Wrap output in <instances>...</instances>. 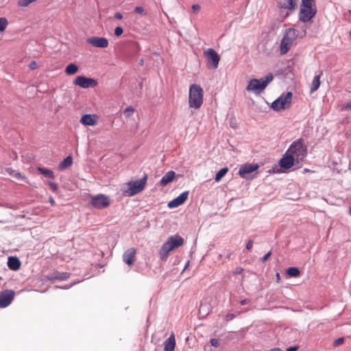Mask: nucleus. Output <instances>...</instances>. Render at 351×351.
Returning <instances> with one entry per match:
<instances>
[{"label":"nucleus","mask_w":351,"mask_h":351,"mask_svg":"<svg viewBox=\"0 0 351 351\" xmlns=\"http://www.w3.org/2000/svg\"><path fill=\"white\" fill-rule=\"evenodd\" d=\"M98 117L95 114H86L82 117L80 122L84 125H95L97 123Z\"/></svg>","instance_id":"nucleus-18"},{"label":"nucleus","mask_w":351,"mask_h":351,"mask_svg":"<svg viewBox=\"0 0 351 351\" xmlns=\"http://www.w3.org/2000/svg\"><path fill=\"white\" fill-rule=\"evenodd\" d=\"M147 180V174L139 180L130 181L127 183L128 189L124 191L126 196H133L141 192L145 187Z\"/></svg>","instance_id":"nucleus-6"},{"label":"nucleus","mask_w":351,"mask_h":351,"mask_svg":"<svg viewBox=\"0 0 351 351\" xmlns=\"http://www.w3.org/2000/svg\"><path fill=\"white\" fill-rule=\"evenodd\" d=\"M342 108L346 110H351V100L345 104Z\"/></svg>","instance_id":"nucleus-43"},{"label":"nucleus","mask_w":351,"mask_h":351,"mask_svg":"<svg viewBox=\"0 0 351 351\" xmlns=\"http://www.w3.org/2000/svg\"><path fill=\"white\" fill-rule=\"evenodd\" d=\"M271 351H282V350H281L280 348H274V349H271Z\"/></svg>","instance_id":"nucleus-56"},{"label":"nucleus","mask_w":351,"mask_h":351,"mask_svg":"<svg viewBox=\"0 0 351 351\" xmlns=\"http://www.w3.org/2000/svg\"><path fill=\"white\" fill-rule=\"evenodd\" d=\"M188 265H189V262L187 263L186 265H185V268L188 266Z\"/></svg>","instance_id":"nucleus-58"},{"label":"nucleus","mask_w":351,"mask_h":351,"mask_svg":"<svg viewBox=\"0 0 351 351\" xmlns=\"http://www.w3.org/2000/svg\"><path fill=\"white\" fill-rule=\"evenodd\" d=\"M228 167H224V168H222L216 174L215 176V181L216 182H219L221 178L228 173Z\"/></svg>","instance_id":"nucleus-29"},{"label":"nucleus","mask_w":351,"mask_h":351,"mask_svg":"<svg viewBox=\"0 0 351 351\" xmlns=\"http://www.w3.org/2000/svg\"><path fill=\"white\" fill-rule=\"evenodd\" d=\"M8 24V20L4 17L0 18V32H3Z\"/></svg>","instance_id":"nucleus-32"},{"label":"nucleus","mask_w":351,"mask_h":351,"mask_svg":"<svg viewBox=\"0 0 351 351\" xmlns=\"http://www.w3.org/2000/svg\"><path fill=\"white\" fill-rule=\"evenodd\" d=\"M271 254H272V253H271V251H269V252H267V254H265V255L262 258V259H261L262 262H263V263L266 262V261L268 260V258L271 256Z\"/></svg>","instance_id":"nucleus-42"},{"label":"nucleus","mask_w":351,"mask_h":351,"mask_svg":"<svg viewBox=\"0 0 351 351\" xmlns=\"http://www.w3.org/2000/svg\"><path fill=\"white\" fill-rule=\"evenodd\" d=\"M90 204L97 209H103L110 206V201L107 195L98 194L92 197Z\"/></svg>","instance_id":"nucleus-9"},{"label":"nucleus","mask_w":351,"mask_h":351,"mask_svg":"<svg viewBox=\"0 0 351 351\" xmlns=\"http://www.w3.org/2000/svg\"><path fill=\"white\" fill-rule=\"evenodd\" d=\"M287 152L291 156H293L297 162L302 160L306 156V149L303 145V140L299 138L293 141Z\"/></svg>","instance_id":"nucleus-5"},{"label":"nucleus","mask_w":351,"mask_h":351,"mask_svg":"<svg viewBox=\"0 0 351 351\" xmlns=\"http://www.w3.org/2000/svg\"><path fill=\"white\" fill-rule=\"evenodd\" d=\"M207 60V66L209 69H216L219 66L220 57L218 53L212 48L208 49L204 52Z\"/></svg>","instance_id":"nucleus-8"},{"label":"nucleus","mask_w":351,"mask_h":351,"mask_svg":"<svg viewBox=\"0 0 351 351\" xmlns=\"http://www.w3.org/2000/svg\"><path fill=\"white\" fill-rule=\"evenodd\" d=\"M49 202L51 204V206H54L56 204V202H55L54 199L52 197L49 198Z\"/></svg>","instance_id":"nucleus-51"},{"label":"nucleus","mask_w":351,"mask_h":351,"mask_svg":"<svg viewBox=\"0 0 351 351\" xmlns=\"http://www.w3.org/2000/svg\"><path fill=\"white\" fill-rule=\"evenodd\" d=\"M78 66L75 63H71L65 69V73L67 75H74L78 71Z\"/></svg>","instance_id":"nucleus-25"},{"label":"nucleus","mask_w":351,"mask_h":351,"mask_svg":"<svg viewBox=\"0 0 351 351\" xmlns=\"http://www.w3.org/2000/svg\"><path fill=\"white\" fill-rule=\"evenodd\" d=\"M243 269L241 268V267H238L237 268L236 271H235V273L236 274H241V272L243 271Z\"/></svg>","instance_id":"nucleus-50"},{"label":"nucleus","mask_w":351,"mask_h":351,"mask_svg":"<svg viewBox=\"0 0 351 351\" xmlns=\"http://www.w3.org/2000/svg\"><path fill=\"white\" fill-rule=\"evenodd\" d=\"M346 14L349 15L350 18L348 19V21L351 22V10H348Z\"/></svg>","instance_id":"nucleus-52"},{"label":"nucleus","mask_w":351,"mask_h":351,"mask_svg":"<svg viewBox=\"0 0 351 351\" xmlns=\"http://www.w3.org/2000/svg\"><path fill=\"white\" fill-rule=\"evenodd\" d=\"M292 93L287 92L286 94L281 95L277 99L271 104V108L276 111H280L289 108L292 100Z\"/></svg>","instance_id":"nucleus-7"},{"label":"nucleus","mask_w":351,"mask_h":351,"mask_svg":"<svg viewBox=\"0 0 351 351\" xmlns=\"http://www.w3.org/2000/svg\"><path fill=\"white\" fill-rule=\"evenodd\" d=\"M250 303V300H247V299H245V300H241L240 301V304L241 305H245V304H247Z\"/></svg>","instance_id":"nucleus-47"},{"label":"nucleus","mask_w":351,"mask_h":351,"mask_svg":"<svg viewBox=\"0 0 351 351\" xmlns=\"http://www.w3.org/2000/svg\"><path fill=\"white\" fill-rule=\"evenodd\" d=\"M48 184L49 185L51 189L55 192L57 193L58 191V185L56 182L49 181Z\"/></svg>","instance_id":"nucleus-35"},{"label":"nucleus","mask_w":351,"mask_h":351,"mask_svg":"<svg viewBox=\"0 0 351 351\" xmlns=\"http://www.w3.org/2000/svg\"><path fill=\"white\" fill-rule=\"evenodd\" d=\"M258 165L257 163H246L242 165L239 170V175L246 180L251 179L253 177H251L250 173L256 171L258 169Z\"/></svg>","instance_id":"nucleus-10"},{"label":"nucleus","mask_w":351,"mask_h":351,"mask_svg":"<svg viewBox=\"0 0 351 351\" xmlns=\"http://www.w3.org/2000/svg\"><path fill=\"white\" fill-rule=\"evenodd\" d=\"M322 74V72L320 73V74L319 75H317L314 77L312 82H311V89H310V93H313V92L316 91L319 86H320V77Z\"/></svg>","instance_id":"nucleus-23"},{"label":"nucleus","mask_w":351,"mask_h":351,"mask_svg":"<svg viewBox=\"0 0 351 351\" xmlns=\"http://www.w3.org/2000/svg\"><path fill=\"white\" fill-rule=\"evenodd\" d=\"M136 249L131 247L128 249L123 254V261L128 265L134 264L136 259Z\"/></svg>","instance_id":"nucleus-16"},{"label":"nucleus","mask_w":351,"mask_h":351,"mask_svg":"<svg viewBox=\"0 0 351 351\" xmlns=\"http://www.w3.org/2000/svg\"><path fill=\"white\" fill-rule=\"evenodd\" d=\"M88 44L99 48H106L108 46V40L104 37L93 36L86 40Z\"/></svg>","instance_id":"nucleus-14"},{"label":"nucleus","mask_w":351,"mask_h":351,"mask_svg":"<svg viewBox=\"0 0 351 351\" xmlns=\"http://www.w3.org/2000/svg\"><path fill=\"white\" fill-rule=\"evenodd\" d=\"M38 171L40 173L43 174L47 178H54L55 176L53 172L48 169L44 167H38Z\"/></svg>","instance_id":"nucleus-26"},{"label":"nucleus","mask_w":351,"mask_h":351,"mask_svg":"<svg viewBox=\"0 0 351 351\" xmlns=\"http://www.w3.org/2000/svg\"><path fill=\"white\" fill-rule=\"evenodd\" d=\"M15 292L11 289L0 291V308H5L12 302Z\"/></svg>","instance_id":"nucleus-13"},{"label":"nucleus","mask_w":351,"mask_h":351,"mask_svg":"<svg viewBox=\"0 0 351 351\" xmlns=\"http://www.w3.org/2000/svg\"><path fill=\"white\" fill-rule=\"evenodd\" d=\"M295 161L296 160L293 156H291L286 151L282 158L279 160L278 164L281 168L287 169L293 166Z\"/></svg>","instance_id":"nucleus-15"},{"label":"nucleus","mask_w":351,"mask_h":351,"mask_svg":"<svg viewBox=\"0 0 351 351\" xmlns=\"http://www.w3.org/2000/svg\"><path fill=\"white\" fill-rule=\"evenodd\" d=\"M133 112H134V108L132 106L127 107L123 111L124 114L127 117H130L133 114Z\"/></svg>","instance_id":"nucleus-34"},{"label":"nucleus","mask_w":351,"mask_h":351,"mask_svg":"<svg viewBox=\"0 0 351 351\" xmlns=\"http://www.w3.org/2000/svg\"><path fill=\"white\" fill-rule=\"evenodd\" d=\"M298 36V31L294 28H288L285 31L280 45L281 54H286L289 51Z\"/></svg>","instance_id":"nucleus-4"},{"label":"nucleus","mask_w":351,"mask_h":351,"mask_svg":"<svg viewBox=\"0 0 351 351\" xmlns=\"http://www.w3.org/2000/svg\"><path fill=\"white\" fill-rule=\"evenodd\" d=\"M123 32V28L121 27H117L114 29V34L117 36H121Z\"/></svg>","instance_id":"nucleus-40"},{"label":"nucleus","mask_w":351,"mask_h":351,"mask_svg":"<svg viewBox=\"0 0 351 351\" xmlns=\"http://www.w3.org/2000/svg\"><path fill=\"white\" fill-rule=\"evenodd\" d=\"M317 14V8H300L298 19L302 23L311 21Z\"/></svg>","instance_id":"nucleus-12"},{"label":"nucleus","mask_w":351,"mask_h":351,"mask_svg":"<svg viewBox=\"0 0 351 351\" xmlns=\"http://www.w3.org/2000/svg\"><path fill=\"white\" fill-rule=\"evenodd\" d=\"M231 255H232V253L229 252L227 254V255H226V258L230 259V258Z\"/></svg>","instance_id":"nucleus-55"},{"label":"nucleus","mask_w":351,"mask_h":351,"mask_svg":"<svg viewBox=\"0 0 351 351\" xmlns=\"http://www.w3.org/2000/svg\"><path fill=\"white\" fill-rule=\"evenodd\" d=\"M298 350V347L297 346H294V347H289L287 349V351H296Z\"/></svg>","instance_id":"nucleus-49"},{"label":"nucleus","mask_w":351,"mask_h":351,"mask_svg":"<svg viewBox=\"0 0 351 351\" xmlns=\"http://www.w3.org/2000/svg\"><path fill=\"white\" fill-rule=\"evenodd\" d=\"M252 246H253V241L252 240L248 241L246 244V249L250 250L252 248Z\"/></svg>","instance_id":"nucleus-45"},{"label":"nucleus","mask_w":351,"mask_h":351,"mask_svg":"<svg viewBox=\"0 0 351 351\" xmlns=\"http://www.w3.org/2000/svg\"><path fill=\"white\" fill-rule=\"evenodd\" d=\"M37 0H19L18 1V5L19 7H27L30 3L36 1Z\"/></svg>","instance_id":"nucleus-31"},{"label":"nucleus","mask_w":351,"mask_h":351,"mask_svg":"<svg viewBox=\"0 0 351 351\" xmlns=\"http://www.w3.org/2000/svg\"><path fill=\"white\" fill-rule=\"evenodd\" d=\"M189 191H184L181 194H180L177 197L170 201L168 203V207L170 208H176L182 204L187 199L189 196Z\"/></svg>","instance_id":"nucleus-17"},{"label":"nucleus","mask_w":351,"mask_h":351,"mask_svg":"<svg viewBox=\"0 0 351 351\" xmlns=\"http://www.w3.org/2000/svg\"><path fill=\"white\" fill-rule=\"evenodd\" d=\"M204 101L203 88L197 84H191L189 87V105L191 108L198 109Z\"/></svg>","instance_id":"nucleus-3"},{"label":"nucleus","mask_w":351,"mask_h":351,"mask_svg":"<svg viewBox=\"0 0 351 351\" xmlns=\"http://www.w3.org/2000/svg\"><path fill=\"white\" fill-rule=\"evenodd\" d=\"M201 9V7L198 4H194L192 5V10L194 13H197Z\"/></svg>","instance_id":"nucleus-41"},{"label":"nucleus","mask_w":351,"mask_h":351,"mask_svg":"<svg viewBox=\"0 0 351 351\" xmlns=\"http://www.w3.org/2000/svg\"><path fill=\"white\" fill-rule=\"evenodd\" d=\"M274 80L272 73H268L265 77H262L260 80L252 79L248 83L246 87V90L249 92H252L256 95H259L263 93L267 85L271 82Z\"/></svg>","instance_id":"nucleus-1"},{"label":"nucleus","mask_w":351,"mask_h":351,"mask_svg":"<svg viewBox=\"0 0 351 351\" xmlns=\"http://www.w3.org/2000/svg\"><path fill=\"white\" fill-rule=\"evenodd\" d=\"M139 64H140L141 65H143V59H141V60H140Z\"/></svg>","instance_id":"nucleus-57"},{"label":"nucleus","mask_w":351,"mask_h":351,"mask_svg":"<svg viewBox=\"0 0 351 351\" xmlns=\"http://www.w3.org/2000/svg\"><path fill=\"white\" fill-rule=\"evenodd\" d=\"M235 317H236L235 314L232 313H228L226 315V323H228L230 320L234 319Z\"/></svg>","instance_id":"nucleus-38"},{"label":"nucleus","mask_w":351,"mask_h":351,"mask_svg":"<svg viewBox=\"0 0 351 351\" xmlns=\"http://www.w3.org/2000/svg\"><path fill=\"white\" fill-rule=\"evenodd\" d=\"M114 18L121 20L123 19V15L120 12H116L114 14Z\"/></svg>","instance_id":"nucleus-46"},{"label":"nucleus","mask_w":351,"mask_h":351,"mask_svg":"<svg viewBox=\"0 0 351 351\" xmlns=\"http://www.w3.org/2000/svg\"><path fill=\"white\" fill-rule=\"evenodd\" d=\"M73 163V158L71 156H68L65 158L59 165L58 168L60 170H64L69 167Z\"/></svg>","instance_id":"nucleus-24"},{"label":"nucleus","mask_w":351,"mask_h":351,"mask_svg":"<svg viewBox=\"0 0 351 351\" xmlns=\"http://www.w3.org/2000/svg\"><path fill=\"white\" fill-rule=\"evenodd\" d=\"M344 341V338L343 337H340V338H338L334 342H333V346L337 347V346H340L341 344H342Z\"/></svg>","instance_id":"nucleus-37"},{"label":"nucleus","mask_w":351,"mask_h":351,"mask_svg":"<svg viewBox=\"0 0 351 351\" xmlns=\"http://www.w3.org/2000/svg\"><path fill=\"white\" fill-rule=\"evenodd\" d=\"M268 172H269V173H279V172H280V169H277L276 170V169H275V168H272L271 169H269V170L268 171Z\"/></svg>","instance_id":"nucleus-48"},{"label":"nucleus","mask_w":351,"mask_h":351,"mask_svg":"<svg viewBox=\"0 0 351 351\" xmlns=\"http://www.w3.org/2000/svg\"><path fill=\"white\" fill-rule=\"evenodd\" d=\"M210 342L211 346L213 347H215V348L219 347L220 345L219 339H215V338L211 339Z\"/></svg>","instance_id":"nucleus-36"},{"label":"nucleus","mask_w":351,"mask_h":351,"mask_svg":"<svg viewBox=\"0 0 351 351\" xmlns=\"http://www.w3.org/2000/svg\"><path fill=\"white\" fill-rule=\"evenodd\" d=\"M300 8H317L315 0H302Z\"/></svg>","instance_id":"nucleus-27"},{"label":"nucleus","mask_w":351,"mask_h":351,"mask_svg":"<svg viewBox=\"0 0 351 351\" xmlns=\"http://www.w3.org/2000/svg\"><path fill=\"white\" fill-rule=\"evenodd\" d=\"M134 12L138 13V14H145L144 8L143 7H141V6L136 7L135 9H134Z\"/></svg>","instance_id":"nucleus-39"},{"label":"nucleus","mask_w":351,"mask_h":351,"mask_svg":"<svg viewBox=\"0 0 351 351\" xmlns=\"http://www.w3.org/2000/svg\"><path fill=\"white\" fill-rule=\"evenodd\" d=\"M176 176V173L173 171H169L167 172L161 178L160 181V185L165 186L169 182H172Z\"/></svg>","instance_id":"nucleus-22"},{"label":"nucleus","mask_w":351,"mask_h":351,"mask_svg":"<svg viewBox=\"0 0 351 351\" xmlns=\"http://www.w3.org/2000/svg\"><path fill=\"white\" fill-rule=\"evenodd\" d=\"M175 335L173 333H171L170 336L164 342V351H175Z\"/></svg>","instance_id":"nucleus-20"},{"label":"nucleus","mask_w":351,"mask_h":351,"mask_svg":"<svg viewBox=\"0 0 351 351\" xmlns=\"http://www.w3.org/2000/svg\"><path fill=\"white\" fill-rule=\"evenodd\" d=\"M70 274L66 272L55 271L47 276V279L51 282L56 280H65L69 278Z\"/></svg>","instance_id":"nucleus-19"},{"label":"nucleus","mask_w":351,"mask_h":351,"mask_svg":"<svg viewBox=\"0 0 351 351\" xmlns=\"http://www.w3.org/2000/svg\"><path fill=\"white\" fill-rule=\"evenodd\" d=\"M350 35L351 36V29H350Z\"/></svg>","instance_id":"nucleus-59"},{"label":"nucleus","mask_w":351,"mask_h":351,"mask_svg":"<svg viewBox=\"0 0 351 351\" xmlns=\"http://www.w3.org/2000/svg\"><path fill=\"white\" fill-rule=\"evenodd\" d=\"M295 6L296 3L295 0H287V3L280 5V8L289 10H293L295 8Z\"/></svg>","instance_id":"nucleus-28"},{"label":"nucleus","mask_w":351,"mask_h":351,"mask_svg":"<svg viewBox=\"0 0 351 351\" xmlns=\"http://www.w3.org/2000/svg\"><path fill=\"white\" fill-rule=\"evenodd\" d=\"M8 267L12 271H17L20 269L21 263L16 256H10L8 260Z\"/></svg>","instance_id":"nucleus-21"},{"label":"nucleus","mask_w":351,"mask_h":351,"mask_svg":"<svg viewBox=\"0 0 351 351\" xmlns=\"http://www.w3.org/2000/svg\"><path fill=\"white\" fill-rule=\"evenodd\" d=\"M73 285V284H70V285H65V286L62 287V289H69V288H71L72 287Z\"/></svg>","instance_id":"nucleus-54"},{"label":"nucleus","mask_w":351,"mask_h":351,"mask_svg":"<svg viewBox=\"0 0 351 351\" xmlns=\"http://www.w3.org/2000/svg\"><path fill=\"white\" fill-rule=\"evenodd\" d=\"M276 280L278 282L280 281V274L279 273H276Z\"/></svg>","instance_id":"nucleus-53"},{"label":"nucleus","mask_w":351,"mask_h":351,"mask_svg":"<svg viewBox=\"0 0 351 351\" xmlns=\"http://www.w3.org/2000/svg\"><path fill=\"white\" fill-rule=\"evenodd\" d=\"M184 243V239L179 235L170 237L168 240L161 247L159 255L161 260L167 261L169 254L173 249L177 248Z\"/></svg>","instance_id":"nucleus-2"},{"label":"nucleus","mask_w":351,"mask_h":351,"mask_svg":"<svg viewBox=\"0 0 351 351\" xmlns=\"http://www.w3.org/2000/svg\"><path fill=\"white\" fill-rule=\"evenodd\" d=\"M29 67L32 70H34L37 67V63L35 61H32L29 64Z\"/></svg>","instance_id":"nucleus-44"},{"label":"nucleus","mask_w":351,"mask_h":351,"mask_svg":"<svg viewBox=\"0 0 351 351\" xmlns=\"http://www.w3.org/2000/svg\"><path fill=\"white\" fill-rule=\"evenodd\" d=\"M287 274L291 277H297L300 274V270L297 267H289L287 269Z\"/></svg>","instance_id":"nucleus-30"},{"label":"nucleus","mask_w":351,"mask_h":351,"mask_svg":"<svg viewBox=\"0 0 351 351\" xmlns=\"http://www.w3.org/2000/svg\"><path fill=\"white\" fill-rule=\"evenodd\" d=\"M8 171L10 172V175H12V176H14V177H15L16 178H19V179H20V178L24 179L25 178V177L21 175V173H19V172L15 171L12 170V169H8Z\"/></svg>","instance_id":"nucleus-33"},{"label":"nucleus","mask_w":351,"mask_h":351,"mask_svg":"<svg viewBox=\"0 0 351 351\" xmlns=\"http://www.w3.org/2000/svg\"><path fill=\"white\" fill-rule=\"evenodd\" d=\"M73 84L83 88H88L97 86L98 82L93 78H88L82 75H79L76 77Z\"/></svg>","instance_id":"nucleus-11"}]
</instances>
